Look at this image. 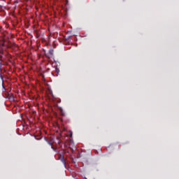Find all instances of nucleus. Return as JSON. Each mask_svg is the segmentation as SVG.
<instances>
[{"label":"nucleus","instance_id":"1","mask_svg":"<svg viewBox=\"0 0 179 179\" xmlns=\"http://www.w3.org/2000/svg\"><path fill=\"white\" fill-rule=\"evenodd\" d=\"M59 160L63 163L64 167L66 166V159H65V155H64V152L59 153Z\"/></svg>","mask_w":179,"mask_h":179},{"label":"nucleus","instance_id":"2","mask_svg":"<svg viewBox=\"0 0 179 179\" xmlns=\"http://www.w3.org/2000/svg\"><path fill=\"white\" fill-rule=\"evenodd\" d=\"M3 45H5V42H1V43H0V54H2L3 52V51L2 50V47H3Z\"/></svg>","mask_w":179,"mask_h":179},{"label":"nucleus","instance_id":"3","mask_svg":"<svg viewBox=\"0 0 179 179\" xmlns=\"http://www.w3.org/2000/svg\"><path fill=\"white\" fill-rule=\"evenodd\" d=\"M0 78L2 82H3V76H2V69L1 68V63H0Z\"/></svg>","mask_w":179,"mask_h":179},{"label":"nucleus","instance_id":"4","mask_svg":"<svg viewBox=\"0 0 179 179\" xmlns=\"http://www.w3.org/2000/svg\"><path fill=\"white\" fill-rule=\"evenodd\" d=\"M49 145H50L51 148L52 149V150H54V152H57V148H54V146H52V143H49Z\"/></svg>","mask_w":179,"mask_h":179},{"label":"nucleus","instance_id":"5","mask_svg":"<svg viewBox=\"0 0 179 179\" xmlns=\"http://www.w3.org/2000/svg\"><path fill=\"white\" fill-rule=\"evenodd\" d=\"M61 143H62V141L61 140H59L58 145H59V146H61V148H62V145Z\"/></svg>","mask_w":179,"mask_h":179},{"label":"nucleus","instance_id":"6","mask_svg":"<svg viewBox=\"0 0 179 179\" xmlns=\"http://www.w3.org/2000/svg\"><path fill=\"white\" fill-rule=\"evenodd\" d=\"M69 148L71 149V147H69ZM71 150H76V147H73V148H72Z\"/></svg>","mask_w":179,"mask_h":179},{"label":"nucleus","instance_id":"7","mask_svg":"<svg viewBox=\"0 0 179 179\" xmlns=\"http://www.w3.org/2000/svg\"><path fill=\"white\" fill-rule=\"evenodd\" d=\"M49 54H50V55H52V50H50V51H49Z\"/></svg>","mask_w":179,"mask_h":179},{"label":"nucleus","instance_id":"8","mask_svg":"<svg viewBox=\"0 0 179 179\" xmlns=\"http://www.w3.org/2000/svg\"><path fill=\"white\" fill-rule=\"evenodd\" d=\"M69 134H70L71 138H72V131H69Z\"/></svg>","mask_w":179,"mask_h":179}]
</instances>
